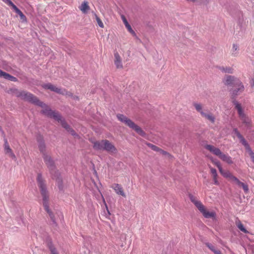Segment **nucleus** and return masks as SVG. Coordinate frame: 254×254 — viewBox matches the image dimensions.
<instances>
[{
  "instance_id": "obj_34",
  "label": "nucleus",
  "mask_w": 254,
  "mask_h": 254,
  "mask_svg": "<svg viewBox=\"0 0 254 254\" xmlns=\"http://www.w3.org/2000/svg\"><path fill=\"white\" fill-rule=\"evenodd\" d=\"M238 180H239V179L237 178H236L235 176L233 175V176L231 177V178L229 181H230L232 183L235 184V183H237V182H238Z\"/></svg>"
},
{
  "instance_id": "obj_41",
  "label": "nucleus",
  "mask_w": 254,
  "mask_h": 254,
  "mask_svg": "<svg viewBox=\"0 0 254 254\" xmlns=\"http://www.w3.org/2000/svg\"><path fill=\"white\" fill-rule=\"evenodd\" d=\"M160 153L163 154V155H169V154L166 151L162 150V149L160 148V150L159 151V152Z\"/></svg>"
},
{
  "instance_id": "obj_17",
  "label": "nucleus",
  "mask_w": 254,
  "mask_h": 254,
  "mask_svg": "<svg viewBox=\"0 0 254 254\" xmlns=\"http://www.w3.org/2000/svg\"><path fill=\"white\" fill-rule=\"evenodd\" d=\"M105 140L96 141L93 142V148L96 150H104Z\"/></svg>"
},
{
  "instance_id": "obj_42",
  "label": "nucleus",
  "mask_w": 254,
  "mask_h": 254,
  "mask_svg": "<svg viewBox=\"0 0 254 254\" xmlns=\"http://www.w3.org/2000/svg\"><path fill=\"white\" fill-rule=\"evenodd\" d=\"M250 84L251 85L252 87H253L254 86V78H252L251 80H250Z\"/></svg>"
},
{
  "instance_id": "obj_10",
  "label": "nucleus",
  "mask_w": 254,
  "mask_h": 254,
  "mask_svg": "<svg viewBox=\"0 0 254 254\" xmlns=\"http://www.w3.org/2000/svg\"><path fill=\"white\" fill-rule=\"evenodd\" d=\"M234 87V89L232 91V95L234 97L237 96L245 90L244 85L240 79L236 80Z\"/></svg>"
},
{
  "instance_id": "obj_11",
  "label": "nucleus",
  "mask_w": 254,
  "mask_h": 254,
  "mask_svg": "<svg viewBox=\"0 0 254 254\" xmlns=\"http://www.w3.org/2000/svg\"><path fill=\"white\" fill-rule=\"evenodd\" d=\"M239 79L235 77L234 76L227 75L225 77L223 80L224 84L227 86H234V84L236 82V80H238Z\"/></svg>"
},
{
  "instance_id": "obj_37",
  "label": "nucleus",
  "mask_w": 254,
  "mask_h": 254,
  "mask_svg": "<svg viewBox=\"0 0 254 254\" xmlns=\"http://www.w3.org/2000/svg\"><path fill=\"white\" fill-rule=\"evenodd\" d=\"M19 16L20 17V19L23 21V22H26L27 19L26 16L23 14L22 12H21L19 15Z\"/></svg>"
},
{
  "instance_id": "obj_13",
  "label": "nucleus",
  "mask_w": 254,
  "mask_h": 254,
  "mask_svg": "<svg viewBox=\"0 0 254 254\" xmlns=\"http://www.w3.org/2000/svg\"><path fill=\"white\" fill-rule=\"evenodd\" d=\"M104 150L108 152L115 153L117 152V149L115 146L109 140L105 139L104 144Z\"/></svg>"
},
{
  "instance_id": "obj_31",
  "label": "nucleus",
  "mask_w": 254,
  "mask_h": 254,
  "mask_svg": "<svg viewBox=\"0 0 254 254\" xmlns=\"http://www.w3.org/2000/svg\"><path fill=\"white\" fill-rule=\"evenodd\" d=\"M49 249L51 254H59L56 249L51 244L49 246Z\"/></svg>"
},
{
  "instance_id": "obj_35",
  "label": "nucleus",
  "mask_w": 254,
  "mask_h": 254,
  "mask_svg": "<svg viewBox=\"0 0 254 254\" xmlns=\"http://www.w3.org/2000/svg\"><path fill=\"white\" fill-rule=\"evenodd\" d=\"M213 180L214 181V184L216 185H218L219 184V182L217 180L218 175L212 176Z\"/></svg>"
},
{
  "instance_id": "obj_21",
  "label": "nucleus",
  "mask_w": 254,
  "mask_h": 254,
  "mask_svg": "<svg viewBox=\"0 0 254 254\" xmlns=\"http://www.w3.org/2000/svg\"><path fill=\"white\" fill-rule=\"evenodd\" d=\"M79 9L83 13H87L88 11L90 9V7L88 5V2L87 1H83L80 6L79 7Z\"/></svg>"
},
{
  "instance_id": "obj_36",
  "label": "nucleus",
  "mask_w": 254,
  "mask_h": 254,
  "mask_svg": "<svg viewBox=\"0 0 254 254\" xmlns=\"http://www.w3.org/2000/svg\"><path fill=\"white\" fill-rule=\"evenodd\" d=\"M197 1H198L200 4L207 5L209 3V0H197L196 2Z\"/></svg>"
},
{
  "instance_id": "obj_9",
  "label": "nucleus",
  "mask_w": 254,
  "mask_h": 254,
  "mask_svg": "<svg viewBox=\"0 0 254 254\" xmlns=\"http://www.w3.org/2000/svg\"><path fill=\"white\" fill-rule=\"evenodd\" d=\"M43 157L46 165L47 166L50 171L51 174L53 175L54 173H56L55 163L53 160L51 159V156L44 153Z\"/></svg>"
},
{
  "instance_id": "obj_25",
  "label": "nucleus",
  "mask_w": 254,
  "mask_h": 254,
  "mask_svg": "<svg viewBox=\"0 0 254 254\" xmlns=\"http://www.w3.org/2000/svg\"><path fill=\"white\" fill-rule=\"evenodd\" d=\"M236 224L237 227L241 231L245 233H248L249 232L245 229L244 225L242 223L240 220H238L236 221Z\"/></svg>"
},
{
  "instance_id": "obj_12",
  "label": "nucleus",
  "mask_w": 254,
  "mask_h": 254,
  "mask_svg": "<svg viewBox=\"0 0 254 254\" xmlns=\"http://www.w3.org/2000/svg\"><path fill=\"white\" fill-rule=\"evenodd\" d=\"M4 149L5 153L6 154H7L9 156V157H10L11 158L14 160L16 159V156L13 153L12 149L10 148L6 139H5L4 141Z\"/></svg>"
},
{
  "instance_id": "obj_5",
  "label": "nucleus",
  "mask_w": 254,
  "mask_h": 254,
  "mask_svg": "<svg viewBox=\"0 0 254 254\" xmlns=\"http://www.w3.org/2000/svg\"><path fill=\"white\" fill-rule=\"evenodd\" d=\"M118 119L121 122L124 123L126 125L134 130L137 133L142 136L145 134L144 131L137 125H136L131 120L123 114H118L117 115Z\"/></svg>"
},
{
  "instance_id": "obj_16",
  "label": "nucleus",
  "mask_w": 254,
  "mask_h": 254,
  "mask_svg": "<svg viewBox=\"0 0 254 254\" xmlns=\"http://www.w3.org/2000/svg\"><path fill=\"white\" fill-rule=\"evenodd\" d=\"M115 61L114 63L117 68H122L123 67L122 58L118 52L114 53Z\"/></svg>"
},
{
  "instance_id": "obj_26",
  "label": "nucleus",
  "mask_w": 254,
  "mask_h": 254,
  "mask_svg": "<svg viewBox=\"0 0 254 254\" xmlns=\"http://www.w3.org/2000/svg\"><path fill=\"white\" fill-rule=\"evenodd\" d=\"M240 187H242L245 192L247 193L249 191L248 186L243 182H241L239 180L237 183H235Z\"/></svg>"
},
{
  "instance_id": "obj_32",
  "label": "nucleus",
  "mask_w": 254,
  "mask_h": 254,
  "mask_svg": "<svg viewBox=\"0 0 254 254\" xmlns=\"http://www.w3.org/2000/svg\"><path fill=\"white\" fill-rule=\"evenodd\" d=\"M212 162L214 163V164L218 168L219 172L221 171V170L222 169V168L221 167V165L220 162L218 161H214L212 159Z\"/></svg>"
},
{
  "instance_id": "obj_30",
  "label": "nucleus",
  "mask_w": 254,
  "mask_h": 254,
  "mask_svg": "<svg viewBox=\"0 0 254 254\" xmlns=\"http://www.w3.org/2000/svg\"><path fill=\"white\" fill-rule=\"evenodd\" d=\"M147 145L154 151L159 152L160 150V148L151 143H148Z\"/></svg>"
},
{
  "instance_id": "obj_38",
  "label": "nucleus",
  "mask_w": 254,
  "mask_h": 254,
  "mask_svg": "<svg viewBox=\"0 0 254 254\" xmlns=\"http://www.w3.org/2000/svg\"><path fill=\"white\" fill-rule=\"evenodd\" d=\"M210 169V172L212 176L217 175L216 170L214 168H213L211 167H209Z\"/></svg>"
},
{
  "instance_id": "obj_40",
  "label": "nucleus",
  "mask_w": 254,
  "mask_h": 254,
  "mask_svg": "<svg viewBox=\"0 0 254 254\" xmlns=\"http://www.w3.org/2000/svg\"><path fill=\"white\" fill-rule=\"evenodd\" d=\"M249 154L251 158L252 161L254 163V153L252 150H250Z\"/></svg>"
},
{
  "instance_id": "obj_39",
  "label": "nucleus",
  "mask_w": 254,
  "mask_h": 254,
  "mask_svg": "<svg viewBox=\"0 0 254 254\" xmlns=\"http://www.w3.org/2000/svg\"><path fill=\"white\" fill-rule=\"evenodd\" d=\"M122 19L125 26H127V25L129 24L128 22H127V21L125 16H124V15L122 16Z\"/></svg>"
},
{
  "instance_id": "obj_8",
  "label": "nucleus",
  "mask_w": 254,
  "mask_h": 254,
  "mask_svg": "<svg viewBox=\"0 0 254 254\" xmlns=\"http://www.w3.org/2000/svg\"><path fill=\"white\" fill-rule=\"evenodd\" d=\"M42 86L45 89H50V90L60 94L64 95L67 96H72V94L71 92H68L65 89L58 88L51 83L44 84Z\"/></svg>"
},
{
  "instance_id": "obj_14",
  "label": "nucleus",
  "mask_w": 254,
  "mask_h": 254,
  "mask_svg": "<svg viewBox=\"0 0 254 254\" xmlns=\"http://www.w3.org/2000/svg\"><path fill=\"white\" fill-rule=\"evenodd\" d=\"M112 188L115 190L117 194L120 195L123 197L126 196L123 188L121 185L119 184H114L112 185Z\"/></svg>"
},
{
  "instance_id": "obj_24",
  "label": "nucleus",
  "mask_w": 254,
  "mask_h": 254,
  "mask_svg": "<svg viewBox=\"0 0 254 254\" xmlns=\"http://www.w3.org/2000/svg\"><path fill=\"white\" fill-rule=\"evenodd\" d=\"M205 245L215 254H222L221 251L219 250H216L215 247L210 243H206Z\"/></svg>"
},
{
  "instance_id": "obj_33",
  "label": "nucleus",
  "mask_w": 254,
  "mask_h": 254,
  "mask_svg": "<svg viewBox=\"0 0 254 254\" xmlns=\"http://www.w3.org/2000/svg\"><path fill=\"white\" fill-rule=\"evenodd\" d=\"M96 20H97V22L98 23V25L101 27V28H103L104 27V24H103V23L102 22V21H101V20L100 19L99 17H98L97 16H96Z\"/></svg>"
},
{
  "instance_id": "obj_27",
  "label": "nucleus",
  "mask_w": 254,
  "mask_h": 254,
  "mask_svg": "<svg viewBox=\"0 0 254 254\" xmlns=\"http://www.w3.org/2000/svg\"><path fill=\"white\" fill-rule=\"evenodd\" d=\"M4 2L6 3L9 6H11L12 8L15 11L18 8L16 6L13 4V3L10 0H2Z\"/></svg>"
},
{
  "instance_id": "obj_19",
  "label": "nucleus",
  "mask_w": 254,
  "mask_h": 254,
  "mask_svg": "<svg viewBox=\"0 0 254 254\" xmlns=\"http://www.w3.org/2000/svg\"><path fill=\"white\" fill-rule=\"evenodd\" d=\"M0 77H2L4 79H7L12 81H17V79L16 77L10 75L9 74L2 71L0 69Z\"/></svg>"
},
{
  "instance_id": "obj_1",
  "label": "nucleus",
  "mask_w": 254,
  "mask_h": 254,
  "mask_svg": "<svg viewBox=\"0 0 254 254\" xmlns=\"http://www.w3.org/2000/svg\"><path fill=\"white\" fill-rule=\"evenodd\" d=\"M14 93L17 97L31 102L42 108V113L49 117L53 118L60 123L63 127L72 135H75V131L70 127L67 123L63 119L58 112L52 111L49 106L41 102L35 96L32 94L24 91H18L16 89Z\"/></svg>"
},
{
  "instance_id": "obj_28",
  "label": "nucleus",
  "mask_w": 254,
  "mask_h": 254,
  "mask_svg": "<svg viewBox=\"0 0 254 254\" xmlns=\"http://www.w3.org/2000/svg\"><path fill=\"white\" fill-rule=\"evenodd\" d=\"M128 32L134 37H136V34L135 32L133 30L130 24H128L127 26H125Z\"/></svg>"
},
{
  "instance_id": "obj_3",
  "label": "nucleus",
  "mask_w": 254,
  "mask_h": 254,
  "mask_svg": "<svg viewBox=\"0 0 254 254\" xmlns=\"http://www.w3.org/2000/svg\"><path fill=\"white\" fill-rule=\"evenodd\" d=\"M235 109L237 110L239 118L243 124L248 127H252V120L245 112V107L241 103L236 100L233 101Z\"/></svg>"
},
{
  "instance_id": "obj_23",
  "label": "nucleus",
  "mask_w": 254,
  "mask_h": 254,
  "mask_svg": "<svg viewBox=\"0 0 254 254\" xmlns=\"http://www.w3.org/2000/svg\"><path fill=\"white\" fill-rule=\"evenodd\" d=\"M219 69L224 73H233L234 69L230 66H220L219 67Z\"/></svg>"
},
{
  "instance_id": "obj_22",
  "label": "nucleus",
  "mask_w": 254,
  "mask_h": 254,
  "mask_svg": "<svg viewBox=\"0 0 254 254\" xmlns=\"http://www.w3.org/2000/svg\"><path fill=\"white\" fill-rule=\"evenodd\" d=\"M220 174L225 178L228 180L233 176V174L229 171L224 170L223 169L220 171Z\"/></svg>"
},
{
  "instance_id": "obj_4",
  "label": "nucleus",
  "mask_w": 254,
  "mask_h": 254,
  "mask_svg": "<svg viewBox=\"0 0 254 254\" xmlns=\"http://www.w3.org/2000/svg\"><path fill=\"white\" fill-rule=\"evenodd\" d=\"M189 197L190 201L195 205L205 218L215 219L216 213L214 211H208L202 202L192 194H189Z\"/></svg>"
},
{
  "instance_id": "obj_43",
  "label": "nucleus",
  "mask_w": 254,
  "mask_h": 254,
  "mask_svg": "<svg viewBox=\"0 0 254 254\" xmlns=\"http://www.w3.org/2000/svg\"><path fill=\"white\" fill-rule=\"evenodd\" d=\"M15 12L17 13L18 15H19L22 12L18 8L15 11Z\"/></svg>"
},
{
  "instance_id": "obj_15",
  "label": "nucleus",
  "mask_w": 254,
  "mask_h": 254,
  "mask_svg": "<svg viewBox=\"0 0 254 254\" xmlns=\"http://www.w3.org/2000/svg\"><path fill=\"white\" fill-rule=\"evenodd\" d=\"M233 133L234 135L238 137L240 139V142L244 145L246 147H249L248 144L244 137L241 134L237 128H235L233 129Z\"/></svg>"
},
{
  "instance_id": "obj_6",
  "label": "nucleus",
  "mask_w": 254,
  "mask_h": 254,
  "mask_svg": "<svg viewBox=\"0 0 254 254\" xmlns=\"http://www.w3.org/2000/svg\"><path fill=\"white\" fill-rule=\"evenodd\" d=\"M205 148L228 164L233 163L232 158L228 154L222 153L219 148L211 145H206Z\"/></svg>"
},
{
  "instance_id": "obj_2",
  "label": "nucleus",
  "mask_w": 254,
  "mask_h": 254,
  "mask_svg": "<svg viewBox=\"0 0 254 254\" xmlns=\"http://www.w3.org/2000/svg\"><path fill=\"white\" fill-rule=\"evenodd\" d=\"M37 182L40 189V193L43 198V204L45 210L49 214L51 220L55 223V219L54 214L49 208V195L47 189L45 182L42 177L41 174L39 173L37 177Z\"/></svg>"
},
{
  "instance_id": "obj_29",
  "label": "nucleus",
  "mask_w": 254,
  "mask_h": 254,
  "mask_svg": "<svg viewBox=\"0 0 254 254\" xmlns=\"http://www.w3.org/2000/svg\"><path fill=\"white\" fill-rule=\"evenodd\" d=\"M102 199H103V203L105 206V207H106V209L107 210V214L106 215V218L109 219V217L111 215V213L108 209V206H107V204L105 201V200L104 198V197L103 196V195H102Z\"/></svg>"
},
{
  "instance_id": "obj_7",
  "label": "nucleus",
  "mask_w": 254,
  "mask_h": 254,
  "mask_svg": "<svg viewBox=\"0 0 254 254\" xmlns=\"http://www.w3.org/2000/svg\"><path fill=\"white\" fill-rule=\"evenodd\" d=\"M193 105L196 111L199 113L202 118L209 121L212 124L215 123L216 120L215 116L212 113L205 110L202 105L194 103Z\"/></svg>"
},
{
  "instance_id": "obj_20",
  "label": "nucleus",
  "mask_w": 254,
  "mask_h": 254,
  "mask_svg": "<svg viewBox=\"0 0 254 254\" xmlns=\"http://www.w3.org/2000/svg\"><path fill=\"white\" fill-rule=\"evenodd\" d=\"M239 54V46L237 44H233L231 50V55L232 57H236Z\"/></svg>"
},
{
  "instance_id": "obj_18",
  "label": "nucleus",
  "mask_w": 254,
  "mask_h": 254,
  "mask_svg": "<svg viewBox=\"0 0 254 254\" xmlns=\"http://www.w3.org/2000/svg\"><path fill=\"white\" fill-rule=\"evenodd\" d=\"M37 141L38 142L39 150L43 154V156H44V153L46 154V146L43 138L39 136V137L37 138Z\"/></svg>"
}]
</instances>
